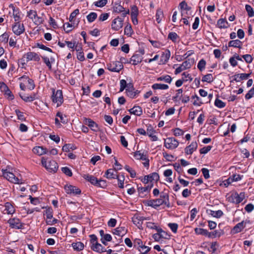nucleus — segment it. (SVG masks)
<instances>
[{"instance_id": "obj_33", "label": "nucleus", "mask_w": 254, "mask_h": 254, "mask_svg": "<svg viewBox=\"0 0 254 254\" xmlns=\"http://www.w3.org/2000/svg\"><path fill=\"white\" fill-rule=\"evenodd\" d=\"M242 42L238 39L231 40L228 43L229 47H234L241 49L242 48Z\"/></svg>"}, {"instance_id": "obj_30", "label": "nucleus", "mask_w": 254, "mask_h": 254, "mask_svg": "<svg viewBox=\"0 0 254 254\" xmlns=\"http://www.w3.org/2000/svg\"><path fill=\"white\" fill-rule=\"evenodd\" d=\"M82 177L86 181L96 187L98 181L96 177L89 174H84Z\"/></svg>"}, {"instance_id": "obj_11", "label": "nucleus", "mask_w": 254, "mask_h": 254, "mask_svg": "<svg viewBox=\"0 0 254 254\" xmlns=\"http://www.w3.org/2000/svg\"><path fill=\"white\" fill-rule=\"evenodd\" d=\"M123 24L124 18H122L118 16L115 18L112 22V29L115 31H118L123 27Z\"/></svg>"}, {"instance_id": "obj_46", "label": "nucleus", "mask_w": 254, "mask_h": 254, "mask_svg": "<svg viewBox=\"0 0 254 254\" xmlns=\"http://www.w3.org/2000/svg\"><path fill=\"white\" fill-rule=\"evenodd\" d=\"M156 20L158 23H160L164 17L163 12L162 9H158L156 11Z\"/></svg>"}, {"instance_id": "obj_40", "label": "nucleus", "mask_w": 254, "mask_h": 254, "mask_svg": "<svg viewBox=\"0 0 254 254\" xmlns=\"http://www.w3.org/2000/svg\"><path fill=\"white\" fill-rule=\"evenodd\" d=\"M168 39L174 43H176L179 41L180 37L176 32H171L168 35Z\"/></svg>"}, {"instance_id": "obj_59", "label": "nucleus", "mask_w": 254, "mask_h": 254, "mask_svg": "<svg viewBox=\"0 0 254 254\" xmlns=\"http://www.w3.org/2000/svg\"><path fill=\"white\" fill-rule=\"evenodd\" d=\"M125 169L130 174V176L131 178H134L136 177V172L129 166L126 165L125 167Z\"/></svg>"}, {"instance_id": "obj_9", "label": "nucleus", "mask_w": 254, "mask_h": 254, "mask_svg": "<svg viewBox=\"0 0 254 254\" xmlns=\"http://www.w3.org/2000/svg\"><path fill=\"white\" fill-rule=\"evenodd\" d=\"M121 2L115 3V5L113 7V11L114 12L120 13L123 12L122 15L124 18L127 14L129 13V9H125V8L121 5Z\"/></svg>"}, {"instance_id": "obj_10", "label": "nucleus", "mask_w": 254, "mask_h": 254, "mask_svg": "<svg viewBox=\"0 0 254 254\" xmlns=\"http://www.w3.org/2000/svg\"><path fill=\"white\" fill-rule=\"evenodd\" d=\"M123 67V65L120 62H115L107 64L108 69L112 72H119Z\"/></svg>"}, {"instance_id": "obj_29", "label": "nucleus", "mask_w": 254, "mask_h": 254, "mask_svg": "<svg viewBox=\"0 0 254 254\" xmlns=\"http://www.w3.org/2000/svg\"><path fill=\"white\" fill-rule=\"evenodd\" d=\"M153 187V183H149L147 186L145 187H137V190L139 194L143 193L144 192H149L151 189Z\"/></svg>"}, {"instance_id": "obj_50", "label": "nucleus", "mask_w": 254, "mask_h": 254, "mask_svg": "<svg viewBox=\"0 0 254 254\" xmlns=\"http://www.w3.org/2000/svg\"><path fill=\"white\" fill-rule=\"evenodd\" d=\"M131 12H130V16L131 17H135L138 16L139 14L138 8L135 5H133L130 7Z\"/></svg>"}, {"instance_id": "obj_4", "label": "nucleus", "mask_w": 254, "mask_h": 254, "mask_svg": "<svg viewBox=\"0 0 254 254\" xmlns=\"http://www.w3.org/2000/svg\"><path fill=\"white\" fill-rule=\"evenodd\" d=\"M2 175L8 181L17 184H21L23 183L22 180L19 179L12 173L7 171L6 170H2Z\"/></svg>"}, {"instance_id": "obj_27", "label": "nucleus", "mask_w": 254, "mask_h": 254, "mask_svg": "<svg viewBox=\"0 0 254 254\" xmlns=\"http://www.w3.org/2000/svg\"><path fill=\"white\" fill-rule=\"evenodd\" d=\"M20 98L25 102H32L36 99V94L32 93L31 95L28 96L25 94L19 93Z\"/></svg>"}, {"instance_id": "obj_53", "label": "nucleus", "mask_w": 254, "mask_h": 254, "mask_svg": "<svg viewBox=\"0 0 254 254\" xmlns=\"http://www.w3.org/2000/svg\"><path fill=\"white\" fill-rule=\"evenodd\" d=\"M209 214L216 218H220L223 215V212L221 210L217 211L210 210Z\"/></svg>"}, {"instance_id": "obj_5", "label": "nucleus", "mask_w": 254, "mask_h": 254, "mask_svg": "<svg viewBox=\"0 0 254 254\" xmlns=\"http://www.w3.org/2000/svg\"><path fill=\"white\" fill-rule=\"evenodd\" d=\"M7 223L11 229H21L24 228V223L17 217L10 218L7 221Z\"/></svg>"}, {"instance_id": "obj_39", "label": "nucleus", "mask_w": 254, "mask_h": 254, "mask_svg": "<svg viewBox=\"0 0 254 254\" xmlns=\"http://www.w3.org/2000/svg\"><path fill=\"white\" fill-rule=\"evenodd\" d=\"M147 178H149L150 183H153V181L155 182L159 180V175L157 173L153 172L147 175Z\"/></svg>"}, {"instance_id": "obj_35", "label": "nucleus", "mask_w": 254, "mask_h": 254, "mask_svg": "<svg viewBox=\"0 0 254 254\" xmlns=\"http://www.w3.org/2000/svg\"><path fill=\"white\" fill-rule=\"evenodd\" d=\"M65 43L67 47L69 49H71L72 51L76 50V52H78L79 51V48L77 46V44L75 41L72 42L71 41H65Z\"/></svg>"}, {"instance_id": "obj_36", "label": "nucleus", "mask_w": 254, "mask_h": 254, "mask_svg": "<svg viewBox=\"0 0 254 254\" xmlns=\"http://www.w3.org/2000/svg\"><path fill=\"white\" fill-rule=\"evenodd\" d=\"M224 234V232L222 230H215L213 232H209L208 234V237L213 238L216 237H220Z\"/></svg>"}, {"instance_id": "obj_47", "label": "nucleus", "mask_w": 254, "mask_h": 254, "mask_svg": "<svg viewBox=\"0 0 254 254\" xmlns=\"http://www.w3.org/2000/svg\"><path fill=\"white\" fill-rule=\"evenodd\" d=\"M42 58L44 62V63L46 64V65L48 67L49 69H51L52 68V64L51 62H54V59L53 58H51L50 60L49 58L47 57H42Z\"/></svg>"}, {"instance_id": "obj_12", "label": "nucleus", "mask_w": 254, "mask_h": 254, "mask_svg": "<svg viewBox=\"0 0 254 254\" xmlns=\"http://www.w3.org/2000/svg\"><path fill=\"white\" fill-rule=\"evenodd\" d=\"M64 190L67 194H73L74 195H79L81 193V190L77 187L71 185H66L64 187Z\"/></svg>"}, {"instance_id": "obj_13", "label": "nucleus", "mask_w": 254, "mask_h": 254, "mask_svg": "<svg viewBox=\"0 0 254 254\" xmlns=\"http://www.w3.org/2000/svg\"><path fill=\"white\" fill-rule=\"evenodd\" d=\"M191 64L190 63V60H186L179 67L176 68L175 71V74L176 75L181 73L182 71L185 70L187 69L190 68Z\"/></svg>"}, {"instance_id": "obj_52", "label": "nucleus", "mask_w": 254, "mask_h": 254, "mask_svg": "<svg viewBox=\"0 0 254 254\" xmlns=\"http://www.w3.org/2000/svg\"><path fill=\"white\" fill-rule=\"evenodd\" d=\"M97 17V14L96 12H90L87 15L86 18L89 23L93 22Z\"/></svg>"}, {"instance_id": "obj_7", "label": "nucleus", "mask_w": 254, "mask_h": 254, "mask_svg": "<svg viewBox=\"0 0 254 254\" xmlns=\"http://www.w3.org/2000/svg\"><path fill=\"white\" fill-rule=\"evenodd\" d=\"M163 204L166 205L168 207H170L169 202H166L162 200V199L157 198L155 199H150L148 200L147 202L148 206H151L155 209H157L158 207Z\"/></svg>"}, {"instance_id": "obj_22", "label": "nucleus", "mask_w": 254, "mask_h": 254, "mask_svg": "<svg viewBox=\"0 0 254 254\" xmlns=\"http://www.w3.org/2000/svg\"><path fill=\"white\" fill-rule=\"evenodd\" d=\"M33 152L39 156L48 154V150L43 146H35L33 149Z\"/></svg>"}, {"instance_id": "obj_63", "label": "nucleus", "mask_w": 254, "mask_h": 254, "mask_svg": "<svg viewBox=\"0 0 254 254\" xmlns=\"http://www.w3.org/2000/svg\"><path fill=\"white\" fill-rule=\"evenodd\" d=\"M214 105L216 107L219 108H223L226 106V104L218 98L215 99Z\"/></svg>"}, {"instance_id": "obj_38", "label": "nucleus", "mask_w": 254, "mask_h": 254, "mask_svg": "<svg viewBox=\"0 0 254 254\" xmlns=\"http://www.w3.org/2000/svg\"><path fill=\"white\" fill-rule=\"evenodd\" d=\"M151 87L154 90H167L169 88L167 84L162 83H154Z\"/></svg>"}, {"instance_id": "obj_60", "label": "nucleus", "mask_w": 254, "mask_h": 254, "mask_svg": "<svg viewBox=\"0 0 254 254\" xmlns=\"http://www.w3.org/2000/svg\"><path fill=\"white\" fill-rule=\"evenodd\" d=\"M245 8L247 12H248L249 17H252L254 16V11L253 8L250 5L246 4L245 5Z\"/></svg>"}, {"instance_id": "obj_48", "label": "nucleus", "mask_w": 254, "mask_h": 254, "mask_svg": "<svg viewBox=\"0 0 254 254\" xmlns=\"http://www.w3.org/2000/svg\"><path fill=\"white\" fill-rule=\"evenodd\" d=\"M76 148L74 145L72 144H65L62 148L64 152H68L71 150H73Z\"/></svg>"}, {"instance_id": "obj_44", "label": "nucleus", "mask_w": 254, "mask_h": 254, "mask_svg": "<svg viewBox=\"0 0 254 254\" xmlns=\"http://www.w3.org/2000/svg\"><path fill=\"white\" fill-rule=\"evenodd\" d=\"M72 246L73 249L77 251H82L84 247V244L81 242L73 243L72 244Z\"/></svg>"}, {"instance_id": "obj_58", "label": "nucleus", "mask_w": 254, "mask_h": 254, "mask_svg": "<svg viewBox=\"0 0 254 254\" xmlns=\"http://www.w3.org/2000/svg\"><path fill=\"white\" fill-rule=\"evenodd\" d=\"M205 65L206 61L204 59H201L198 62L197 67L200 71H202L205 69Z\"/></svg>"}, {"instance_id": "obj_28", "label": "nucleus", "mask_w": 254, "mask_h": 254, "mask_svg": "<svg viewBox=\"0 0 254 254\" xmlns=\"http://www.w3.org/2000/svg\"><path fill=\"white\" fill-rule=\"evenodd\" d=\"M245 222L244 221L237 224L232 230V233L233 234H237L241 232L245 228Z\"/></svg>"}, {"instance_id": "obj_21", "label": "nucleus", "mask_w": 254, "mask_h": 254, "mask_svg": "<svg viewBox=\"0 0 254 254\" xmlns=\"http://www.w3.org/2000/svg\"><path fill=\"white\" fill-rule=\"evenodd\" d=\"M251 75V73H239L235 74L233 77V80L236 82H240L243 80L247 79Z\"/></svg>"}, {"instance_id": "obj_51", "label": "nucleus", "mask_w": 254, "mask_h": 254, "mask_svg": "<svg viewBox=\"0 0 254 254\" xmlns=\"http://www.w3.org/2000/svg\"><path fill=\"white\" fill-rule=\"evenodd\" d=\"M112 237L110 234H106L103 238H101V241L105 245H107V242H111Z\"/></svg>"}, {"instance_id": "obj_31", "label": "nucleus", "mask_w": 254, "mask_h": 254, "mask_svg": "<svg viewBox=\"0 0 254 254\" xmlns=\"http://www.w3.org/2000/svg\"><path fill=\"white\" fill-rule=\"evenodd\" d=\"M131 114H133L137 116H140L142 114V109L141 107L136 106H134L133 108L128 110Z\"/></svg>"}, {"instance_id": "obj_42", "label": "nucleus", "mask_w": 254, "mask_h": 254, "mask_svg": "<svg viewBox=\"0 0 254 254\" xmlns=\"http://www.w3.org/2000/svg\"><path fill=\"white\" fill-rule=\"evenodd\" d=\"M118 180V187L120 188H124V181L125 179V177L124 174H121V175H117L116 178H115Z\"/></svg>"}, {"instance_id": "obj_55", "label": "nucleus", "mask_w": 254, "mask_h": 254, "mask_svg": "<svg viewBox=\"0 0 254 254\" xmlns=\"http://www.w3.org/2000/svg\"><path fill=\"white\" fill-rule=\"evenodd\" d=\"M192 98L194 99L193 102V105L196 106H200L203 103L201 102V99L196 95L192 96Z\"/></svg>"}, {"instance_id": "obj_64", "label": "nucleus", "mask_w": 254, "mask_h": 254, "mask_svg": "<svg viewBox=\"0 0 254 254\" xmlns=\"http://www.w3.org/2000/svg\"><path fill=\"white\" fill-rule=\"evenodd\" d=\"M107 0H99L94 2V4L98 7H102L107 3Z\"/></svg>"}, {"instance_id": "obj_23", "label": "nucleus", "mask_w": 254, "mask_h": 254, "mask_svg": "<svg viewBox=\"0 0 254 254\" xmlns=\"http://www.w3.org/2000/svg\"><path fill=\"white\" fill-rule=\"evenodd\" d=\"M117 175V171L114 169H109L105 173L104 177L108 179H115Z\"/></svg>"}, {"instance_id": "obj_54", "label": "nucleus", "mask_w": 254, "mask_h": 254, "mask_svg": "<svg viewBox=\"0 0 254 254\" xmlns=\"http://www.w3.org/2000/svg\"><path fill=\"white\" fill-rule=\"evenodd\" d=\"M124 33L125 35L130 36L133 33V30L130 24L128 23L125 27Z\"/></svg>"}, {"instance_id": "obj_45", "label": "nucleus", "mask_w": 254, "mask_h": 254, "mask_svg": "<svg viewBox=\"0 0 254 254\" xmlns=\"http://www.w3.org/2000/svg\"><path fill=\"white\" fill-rule=\"evenodd\" d=\"M194 232L197 235H201L208 237V231L206 229L200 228H196L194 229Z\"/></svg>"}, {"instance_id": "obj_14", "label": "nucleus", "mask_w": 254, "mask_h": 254, "mask_svg": "<svg viewBox=\"0 0 254 254\" xmlns=\"http://www.w3.org/2000/svg\"><path fill=\"white\" fill-rule=\"evenodd\" d=\"M84 123L87 125L94 132H97L99 130V126L94 121L89 118H84Z\"/></svg>"}, {"instance_id": "obj_57", "label": "nucleus", "mask_w": 254, "mask_h": 254, "mask_svg": "<svg viewBox=\"0 0 254 254\" xmlns=\"http://www.w3.org/2000/svg\"><path fill=\"white\" fill-rule=\"evenodd\" d=\"M46 216V220L52 219L53 217V211L51 208L46 209L44 214Z\"/></svg>"}, {"instance_id": "obj_18", "label": "nucleus", "mask_w": 254, "mask_h": 254, "mask_svg": "<svg viewBox=\"0 0 254 254\" xmlns=\"http://www.w3.org/2000/svg\"><path fill=\"white\" fill-rule=\"evenodd\" d=\"M197 143L196 141H192L191 144L187 146L185 149V153L187 155H191L196 150Z\"/></svg>"}, {"instance_id": "obj_2", "label": "nucleus", "mask_w": 254, "mask_h": 254, "mask_svg": "<svg viewBox=\"0 0 254 254\" xmlns=\"http://www.w3.org/2000/svg\"><path fill=\"white\" fill-rule=\"evenodd\" d=\"M41 164L50 173H56L59 168L58 163L55 160H50L47 162V158L44 157L41 158Z\"/></svg>"}, {"instance_id": "obj_62", "label": "nucleus", "mask_w": 254, "mask_h": 254, "mask_svg": "<svg viewBox=\"0 0 254 254\" xmlns=\"http://www.w3.org/2000/svg\"><path fill=\"white\" fill-rule=\"evenodd\" d=\"M79 51L77 52V58L80 62H83L85 60V57L83 51H82V48L79 47Z\"/></svg>"}, {"instance_id": "obj_8", "label": "nucleus", "mask_w": 254, "mask_h": 254, "mask_svg": "<svg viewBox=\"0 0 254 254\" xmlns=\"http://www.w3.org/2000/svg\"><path fill=\"white\" fill-rule=\"evenodd\" d=\"M12 30L14 34L17 36L20 35L25 31V27L23 23L20 21H15L12 26Z\"/></svg>"}, {"instance_id": "obj_26", "label": "nucleus", "mask_w": 254, "mask_h": 254, "mask_svg": "<svg viewBox=\"0 0 254 254\" xmlns=\"http://www.w3.org/2000/svg\"><path fill=\"white\" fill-rule=\"evenodd\" d=\"M4 211L7 214H13L15 212V209L13 205L9 202H6L4 203Z\"/></svg>"}, {"instance_id": "obj_3", "label": "nucleus", "mask_w": 254, "mask_h": 254, "mask_svg": "<svg viewBox=\"0 0 254 254\" xmlns=\"http://www.w3.org/2000/svg\"><path fill=\"white\" fill-rule=\"evenodd\" d=\"M52 100L53 102L57 104V107H59L62 105L64 102V98L63 92L61 90H57L52 89Z\"/></svg>"}, {"instance_id": "obj_24", "label": "nucleus", "mask_w": 254, "mask_h": 254, "mask_svg": "<svg viewBox=\"0 0 254 254\" xmlns=\"http://www.w3.org/2000/svg\"><path fill=\"white\" fill-rule=\"evenodd\" d=\"M142 60V56L138 54H134L130 58L129 63H131L133 65H135L140 63Z\"/></svg>"}, {"instance_id": "obj_61", "label": "nucleus", "mask_w": 254, "mask_h": 254, "mask_svg": "<svg viewBox=\"0 0 254 254\" xmlns=\"http://www.w3.org/2000/svg\"><path fill=\"white\" fill-rule=\"evenodd\" d=\"M27 16L32 20L36 19V17H37V11L34 10H30L27 11Z\"/></svg>"}, {"instance_id": "obj_37", "label": "nucleus", "mask_w": 254, "mask_h": 254, "mask_svg": "<svg viewBox=\"0 0 254 254\" xmlns=\"http://www.w3.org/2000/svg\"><path fill=\"white\" fill-rule=\"evenodd\" d=\"M157 81H164L166 83L170 84L172 81V78L169 75H163L156 78Z\"/></svg>"}, {"instance_id": "obj_15", "label": "nucleus", "mask_w": 254, "mask_h": 254, "mask_svg": "<svg viewBox=\"0 0 254 254\" xmlns=\"http://www.w3.org/2000/svg\"><path fill=\"white\" fill-rule=\"evenodd\" d=\"M24 58H26V62L30 61L39 62L40 60V56L38 54L31 52H29L25 54L24 56Z\"/></svg>"}, {"instance_id": "obj_1", "label": "nucleus", "mask_w": 254, "mask_h": 254, "mask_svg": "<svg viewBox=\"0 0 254 254\" xmlns=\"http://www.w3.org/2000/svg\"><path fill=\"white\" fill-rule=\"evenodd\" d=\"M21 81L20 83V88L23 91H25L26 88L29 90H33L35 87V84L34 80L30 78L28 76L24 75L19 78Z\"/></svg>"}, {"instance_id": "obj_16", "label": "nucleus", "mask_w": 254, "mask_h": 254, "mask_svg": "<svg viewBox=\"0 0 254 254\" xmlns=\"http://www.w3.org/2000/svg\"><path fill=\"white\" fill-rule=\"evenodd\" d=\"M0 89L1 91L4 92L9 100H12L14 99V95L4 82H0Z\"/></svg>"}, {"instance_id": "obj_41", "label": "nucleus", "mask_w": 254, "mask_h": 254, "mask_svg": "<svg viewBox=\"0 0 254 254\" xmlns=\"http://www.w3.org/2000/svg\"><path fill=\"white\" fill-rule=\"evenodd\" d=\"M183 89H179L176 90V94L175 96H173L172 100L175 102H178L181 100L182 97Z\"/></svg>"}, {"instance_id": "obj_19", "label": "nucleus", "mask_w": 254, "mask_h": 254, "mask_svg": "<svg viewBox=\"0 0 254 254\" xmlns=\"http://www.w3.org/2000/svg\"><path fill=\"white\" fill-rule=\"evenodd\" d=\"M147 219L143 216H139L138 215H134L132 218L133 223L140 228L142 225L143 221Z\"/></svg>"}, {"instance_id": "obj_34", "label": "nucleus", "mask_w": 254, "mask_h": 254, "mask_svg": "<svg viewBox=\"0 0 254 254\" xmlns=\"http://www.w3.org/2000/svg\"><path fill=\"white\" fill-rule=\"evenodd\" d=\"M171 56V52L169 50L166 49L165 52H163L161 56V60L164 63H166L169 61Z\"/></svg>"}, {"instance_id": "obj_56", "label": "nucleus", "mask_w": 254, "mask_h": 254, "mask_svg": "<svg viewBox=\"0 0 254 254\" xmlns=\"http://www.w3.org/2000/svg\"><path fill=\"white\" fill-rule=\"evenodd\" d=\"M133 243L134 247H137V249H138L139 248H140L141 249L143 250V249H144L143 248V246H145V245H143L142 241L140 239H134Z\"/></svg>"}, {"instance_id": "obj_49", "label": "nucleus", "mask_w": 254, "mask_h": 254, "mask_svg": "<svg viewBox=\"0 0 254 254\" xmlns=\"http://www.w3.org/2000/svg\"><path fill=\"white\" fill-rule=\"evenodd\" d=\"M202 82L211 83L213 81V77L212 74L208 73L204 75L202 78Z\"/></svg>"}, {"instance_id": "obj_17", "label": "nucleus", "mask_w": 254, "mask_h": 254, "mask_svg": "<svg viewBox=\"0 0 254 254\" xmlns=\"http://www.w3.org/2000/svg\"><path fill=\"white\" fill-rule=\"evenodd\" d=\"M244 192H242L239 194L236 192L231 195L232 202L235 204H239L244 200Z\"/></svg>"}, {"instance_id": "obj_32", "label": "nucleus", "mask_w": 254, "mask_h": 254, "mask_svg": "<svg viewBox=\"0 0 254 254\" xmlns=\"http://www.w3.org/2000/svg\"><path fill=\"white\" fill-rule=\"evenodd\" d=\"M217 26L220 29H226L229 27V24L225 18H220L217 22Z\"/></svg>"}, {"instance_id": "obj_43", "label": "nucleus", "mask_w": 254, "mask_h": 254, "mask_svg": "<svg viewBox=\"0 0 254 254\" xmlns=\"http://www.w3.org/2000/svg\"><path fill=\"white\" fill-rule=\"evenodd\" d=\"M133 157L137 160H144L146 159L147 157L146 155L143 153H141L140 151H137L134 152Z\"/></svg>"}, {"instance_id": "obj_25", "label": "nucleus", "mask_w": 254, "mask_h": 254, "mask_svg": "<svg viewBox=\"0 0 254 254\" xmlns=\"http://www.w3.org/2000/svg\"><path fill=\"white\" fill-rule=\"evenodd\" d=\"M127 230L125 227H118L114 230L113 232L114 235L120 237H123L127 233Z\"/></svg>"}, {"instance_id": "obj_6", "label": "nucleus", "mask_w": 254, "mask_h": 254, "mask_svg": "<svg viewBox=\"0 0 254 254\" xmlns=\"http://www.w3.org/2000/svg\"><path fill=\"white\" fill-rule=\"evenodd\" d=\"M179 144V141L174 137H168L164 139V146L170 150H173L176 148Z\"/></svg>"}, {"instance_id": "obj_20", "label": "nucleus", "mask_w": 254, "mask_h": 254, "mask_svg": "<svg viewBox=\"0 0 254 254\" xmlns=\"http://www.w3.org/2000/svg\"><path fill=\"white\" fill-rule=\"evenodd\" d=\"M9 8H11L13 11V15L14 21H19L20 20V11L18 7H16L13 4H10L9 5Z\"/></svg>"}]
</instances>
